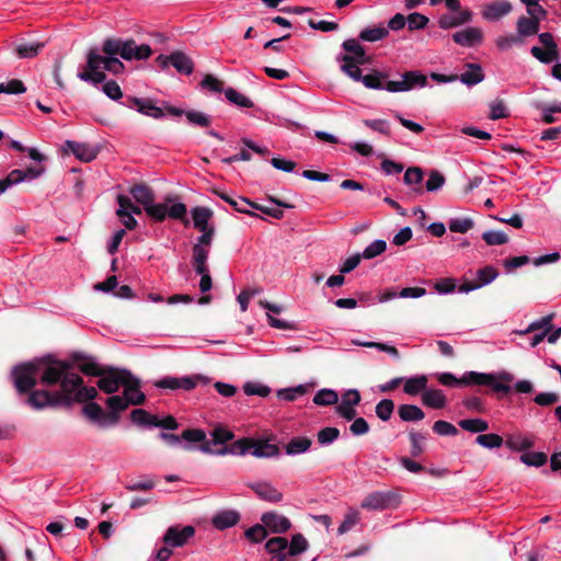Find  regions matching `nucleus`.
<instances>
[{
    "label": "nucleus",
    "instance_id": "e2e57ef3",
    "mask_svg": "<svg viewBox=\"0 0 561 561\" xmlns=\"http://www.w3.org/2000/svg\"><path fill=\"white\" fill-rule=\"evenodd\" d=\"M409 437L412 446V456H417L426 450V434L411 432L409 434Z\"/></svg>",
    "mask_w": 561,
    "mask_h": 561
},
{
    "label": "nucleus",
    "instance_id": "49530a36",
    "mask_svg": "<svg viewBox=\"0 0 561 561\" xmlns=\"http://www.w3.org/2000/svg\"><path fill=\"white\" fill-rule=\"evenodd\" d=\"M387 77V73L374 70L371 73L365 76L362 75V79H359V82H363V84L368 89H381L382 81Z\"/></svg>",
    "mask_w": 561,
    "mask_h": 561
},
{
    "label": "nucleus",
    "instance_id": "c9c22d12",
    "mask_svg": "<svg viewBox=\"0 0 561 561\" xmlns=\"http://www.w3.org/2000/svg\"><path fill=\"white\" fill-rule=\"evenodd\" d=\"M192 264L196 273H204L207 267L208 249L199 245H193Z\"/></svg>",
    "mask_w": 561,
    "mask_h": 561
},
{
    "label": "nucleus",
    "instance_id": "603ef678",
    "mask_svg": "<svg viewBox=\"0 0 561 561\" xmlns=\"http://www.w3.org/2000/svg\"><path fill=\"white\" fill-rule=\"evenodd\" d=\"M131 421L140 426H152V423L157 421V416L150 414L146 410L135 409L130 413Z\"/></svg>",
    "mask_w": 561,
    "mask_h": 561
},
{
    "label": "nucleus",
    "instance_id": "f257e3e1",
    "mask_svg": "<svg viewBox=\"0 0 561 561\" xmlns=\"http://www.w3.org/2000/svg\"><path fill=\"white\" fill-rule=\"evenodd\" d=\"M39 383L45 387L59 385V389L48 388L32 391L25 403L33 410L70 409L75 403L94 400L99 392L88 387L80 375L73 371V364L60 360L53 355L35 358Z\"/></svg>",
    "mask_w": 561,
    "mask_h": 561
},
{
    "label": "nucleus",
    "instance_id": "cd10ccee",
    "mask_svg": "<svg viewBox=\"0 0 561 561\" xmlns=\"http://www.w3.org/2000/svg\"><path fill=\"white\" fill-rule=\"evenodd\" d=\"M540 28V22L537 21V18L531 19L526 15H522L517 19L516 30L518 36L524 39V37H529L538 34Z\"/></svg>",
    "mask_w": 561,
    "mask_h": 561
},
{
    "label": "nucleus",
    "instance_id": "09e8293b",
    "mask_svg": "<svg viewBox=\"0 0 561 561\" xmlns=\"http://www.w3.org/2000/svg\"><path fill=\"white\" fill-rule=\"evenodd\" d=\"M554 317H556V313L551 312V313L542 317L541 319L531 322L523 333L526 334V333L535 332L538 330H542V331L548 330V333H550L553 329V325L551 322L554 319Z\"/></svg>",
    "mask_w": 561,
    "mask_h": 561
},
{
    "label": "nucleus",
    "instance_id": "f8f14e48",
    "mask_svg": "<svg viewBox=\"0 0 561 561\" xmlns=\"http://www.w3.org/2000/svg\"><path fill=\"white\" fill-rule=\"evenodd\" d=\"M198 380L206 382L207 378H204L201 375L185 376V377H181V378L168 376V377H164V378L156 381L154 386L157 388H161V389H170V390L183 389V390L190 391L196 387Z\"/></svg>",
    "mask_w": 561,
    "mask_h": 561
},
{
    "label": "nucleus",
    "instance_id": "774afa93",
    "mask_svg": "<svg viewBox=\"0 0 561 561\" xmlns=\"http://www.w3.org/2000/svg\"><path fill=\"white\" fill-rule=\"evenodd\" d=\"M482 239L488 245H501L508 242V236L502 231H485Z\"/></svg>",
    "mask_w": 561,
    "mask_h": 561
},
{
    "label": "nucleus",
    "instance_id": "79ce46f5",
    "mask_svg": "<svg viewBox=\"0 0 561 561\" xmlns=\"http://www.w3.org/2000/svg\"><path fill=\"white\" fill-rule=\"evenodd\" d=\"M389 35V31L387 27L377 26V27H367L360 31L358 37L364 42H377L383 39Z\"/></svg>",
    "mask_w": 561,
    "mask_h": 561
},
{
    "label": "nucleus",
    "instance_id": "423d86ee",
    "mask_svg": "<svg viewBox=\"0 0 561 561\" xmlns=\"http://www.w3.org/2000/svg\"><path fill=\"white\" fill-rule=\"evenodd\" d=\"M11 380L20 396L26 394L27 398L35 391L36 385L39 383L35 359L14 366L11 370Z\"/></svg>",
    "mask_w": 561,
    "mask_h": 561
},
{
    "label": "nucleus",
    "instance_id": "473e14b6",
    "mask_svg": "<svg viewBox=\"0 0 561 561\" xmlns=\"http://www.w3.org/2000/svg\"><path fill=\"white\" fill-rule=\"evenodd\" d=\"M446 397L439 389H425L422 393V403L432 409H443L446 405Z\"/></svg>",
    "mask_w": 561,
    "mask_h": 561
},
{
    "label": "nucleus",
    "instance_id": "f704fd0d",
    "mask_svg": "<svg viewBox=\"0 0 561 561\" xmlns=\"http://www.w3.org/2000/svg\"><path fill=\"white\" fill-rule=\"evenodd\" d=\"M398 414L404 422L421 421L425 416L423 410L414 404H401Z\"/></svg>",
    "mask_w": 561,
    "mask_h": 561
},
{
    "label": "nucleus",
    "instance_id": "9d476101",
    "mask_svg": "<svg viewBox=\"0 0 561 561\" xmlns=\"http://www.w3.org/2000/svg\"><path fill=\"white\" fill-rule=\"evenodd\" d=\"M399 504L397 494L392 492L376 491L368 494L362 502L360 506L370 511H382L396 507Z\"/></svg>",
    "mask_w": 561,
    "mask_h": 561
},
{
    "label": "nucleus",
    "instance_id": "7c9ffc66",
    "mask_svg": "<svg viewBox=\"0 0 561 561\" xmlns=\"http://www.w3.org/2000/svg\"><path fill=\"white\" fill-rule=\"evenodd\" d=\"M171 65L182 75H191L194 70V61L192 58L180 50L171 54Z\"/></svg>",
    "mask_w": 561,
    "mask_h": 561
},
{
    "label": "nucleus",
    "instance_id": "f03ea898",
    "mask_svg": "<svg viewBox=\"0 0 561 561\" xmlns=\"http://www.w3.org/2000/svg\"><path fill=\"white\" fill-rule=\"evenodd\" d=\"M102 53L104 55L99 53V58L103 69L117 76L125 70V65L117 56L125 60H145L151 56L152 49L148 44L137 45L133 38L108 37L102 44Z\"/></svg>",
    "mask_w": 561,
    "mask_h": 561
},
{
    "label": "nucleus",
    "instance_id": "a878e982",
    "mask_svg": "<svg viewBox=\"0 0 561 561\" xmlns=\"http://www.w3.org/2000/svg\"><path fill=\"white\" fill-rule=\"evenodd\" d=\"M213 193L216 194L217 196H219L225 202H227L229 205H231L236 211L247 214V215H250L253 217H260L257 214L247 209V206L252 207V205H253V202L250 201L249 198L241 197V196H239L238 198H233V197L229 196L228 194L220 192L219 190H216V188L213 190Z\"/></svg>",
    "mask_w": 561,
    "mask_h": 561
},
{
    "label": "nucleus",
    "instance_id": "dca6fc26",
    "mask_svg": "<svg viewBox=\"0 0 561 561\" xmlns=\"http://www.w3.org/2000/svg\"><path fill=\"white\" fill-rule=\"evenodd\" d=\"M125 105L129 108H136L139 113L153 118H161L164 115L163 108L157 106L151 99L131 96L128 98Z\"/></svg>",
    "mask_w": 561,
    "mask_h": 561
},
{
    "label": "nucleus",
    "instance_id": "e433bc0d",
    "mask_svg": "<svg viewBox=\"0 0 561 561\" xmlns=\"http://www.w3.org/2000/svg\"><path fill=\"white\" fill-rule=\"evenodd\" d=\"M173 198L171 196H167L164 199V203L161 204H153L150 203L145 207L146 213L148 216L153 218L157 221H163L165 217L168 216V204L172 203Z\"/></svg>",
    "mask_w": 561,
    "mask_h": 561
},
{
    "label": "nucleus",
    "instance_id": "a18cd8bd",
    "mask_svg": "<svg viewBox=\"0 0 561 561\" xmlns=\"http://www.w3.org/2000/svg\"><path fill=\"white\" fill-rule=\"evenodd\" d=\"M339 396L332 389H321L313 397V403L317 405L328 407L337 403Z\"/></svg>",
    "mask_w": 561,
    "mask_h": 561
},
{
    "label": "nucleus",
    "instance_id": "7ed1b4c3",
    "mask_svg": "<svg viewBox=\"0 0 561 561\" xmlns=\"http://www.w3.org/2000/svg\"><path fill=\"white\" fill-rule=\"evenodd\" d=\"M84 403L85 404L82 408L83 414L91 422L103 428L115 426L119 422V413L128 408V402L126 401L125 396L108 397L105 401L110 409L108 412H105L103 408L99 403L93 402V400H89Z\"/></svg>",
    "mask_w": 561,
    "mask_h": 561
},
{
    "label": "nucleus",
    "instance_id": "6e6d98bb",
    "mask_svg": "<svg viewBox=\"0 0 561 561\" xmlns=\"http://www.w3.org/2000/svg\"><path fill=\"white\" fill-rule=\"evenodd\" d=\"M525 41L518 36V34H508L499 36L495 41V44L499 49L507 50L515 45H524Z\"/></svg>",
    "mask_w": 561,
    "mask_h": 561
},
{
    "label": "nucleus",
    "instance_id": "3c124183",
    "mask_svg": "<svg viewBox=\"0 0 561 561\" xmlns=\"http://www.w3.org/2000/svg\"><path fill=\"white\" fill-rule=\"evenodd\" d=\"M267 535L268 531L263 523L255 524L254 526L248 528L244 533L245 538L253 543H259L263 541L267 537Z\"/></svg>",
    "mask_w": 561,
    "mask_h": 561
},
{
    "label": "nucleus",
    "instance_id": "4c0bfd02",
    "mask_svg": "<svg viewBox=\"0 0 561 561\" xmlns=\"http://www.w3.org/2000/svg\"><path fill=\"white\" fill-rule=\"evenodd\" d=\"M344 55H351L352 59L367 61L365 48L355 39L350 38L342 43Z\"/></svg>",
    "mask_w": 561,
    "mask_h": 561
},
{
    "label": "nucleus",
    "instance_id": "c85d7f7f",
    "mask_svg": "<svg viewBox=\"0 0 561 561\" xmlns=\"http://www.w3.org/2000/svg\"><path fill=\"white\" fill-rule=\"evenodd\" d=\"M424 173L423 170L420 167H409L403 175V182L407 185H415L412 188V192L421 195L424 192L423 186L421 183L423 182Z\"/></svg>",
    "mask_w": 561,
    "mask_h": 561
},
{
    "label": "nucleus",
    "instance_id": "b1692460",
    "mask_svg": "<svg viewBox=\"0 0 561 561\" xmlns=\"http://www.w3.org/2000/svg\"><path fill=\"white\" fill-rule=\"evenodd\" d=\"M43 42H26L24 39L18 41L13 44L15 55L21 59L34 58L44 48Z\"/></svg>",
    "mask_w": 561,
    "mask_h": 561
},
{
    "label": "nucleus",
    "instance_id": "0e129e2a",
    "mask_svg": "<svg viewBox=\"0 0 561 561\" xmlns=\"http://www.w3.org/2000/svg\"><path fill=\"white\" fill-rule=\"evenodd\" d=\"M445 176L439 171L431 170L425 184V188L427 192H435L445 184Z\"/></svg>",
    "mask_w": 561,
    "mask_h": 561
},
{
    "label": "nucleus",
    "instance_id": "37998d69",
    "mask_svg": "<svg viewBox=\"0 0 561 561\" xmlns=\"http://www.w3.org/2000/svg\"><path fill=\"white\" fill-rule=\"evenodd\" d=\"M309 548L307 539L301 534H296L288 542V556L296 557L306 552Z\"/></svg>",
    "mask_w": 561,
    "mask_h": 561
},
{
    "label": "nucleus",
    "instance_id": "0eeeda50",
    "mask_svg": "<svg viewBox=\"0 0 561 561\" xmlns=\"http://www.w3.org/2000/svg\"><path fill=\"white\" fill-rule=\"evenodd\" d=\"M514 379L510 373H501L499 375L485 374L478 371H468L465 374L463 382H472L473 385L489 386L493 391L497 393L507 394L511 392V386L508 385Z\"/></svg>",
    "mask_w": 561,
    "mask_h": 561
},
{
    "label": "nucleus",
    "instance_id": "4be33fe9",
    "mask_svg": "<svg viewBox=\"0 0 561 561\" xmlns=\"http://www.w3.org/2000/svg\"><path fill=\"white\" fill-rule=\"evenodd\" d=\"M255 494L263 501L278 503L283 500V494L268 482H256L249 485Z\"/></svg>",
    "mask_w": 561,
    "mask_h": 561
},
{
    "label": "nucleus",
    "instance_id": "69168bd1",
    "mask_svg": "<svg viewBox=\"0 0 561 561\" xmlns=\"http://www.w3.org/2000/svg\"><path fill=\"white\" fill-rule=\"evenodd\" d=\"M499 276V272L495 267L486 265L477 272V282L481 284V287L490 284Z\"/></svg>",
    "mask_w": 561,
    "mask_h": 561
},
{
    "label": "nucleus",
    "instance_id": "39448f33",
    "mask_svg": "<svg viewBox=\"0 0 561 561\" xmlns=\"http://www.w3.org/2000/svg\"><path fill=\"white\" fill-rule=\"evenodd\" d=\"M272 439H262V438H252L244 437L236 440L230 446H224L219 448L216 453L219 455H225L227 453L232 455H244L248 451L252 450V456H278L279 447L277 444L271 443Z\"/></svg>",
    "mask_w": 561,
    "mask_h": 561
},
{
    "label": "nucleus",
    "instance_id": "de8ad7c7",
    "mask_svg": "<svg viewBox=\"0 0 561 561\" xmlns=\"http://www.w3.org/2000/svg\"><path fill=\"white\" fill-rule=\"evenodd\" d=\"M234 437V434L227 430L226 427L219 425L214 428L211 432V439H208V442L211 443V447L216 445H224L227 442L232 440Z\"/></svg>",
    "mask_w": 561,
    "mask_h": 561
},
{
    "label": "nucleus",
    "instance_id": "4d7b16f0",
    "mask_svg": "<svg viewBox=\"0 0 561 561\" xmlns=\"http://www.w3.org/2000/svg\"><path fill=\"white\" fill-rule=\"evenodd\" d=\"M476 443L486 448H494L502 446L504 439L502 436L494 433L480 434L476 437Z\"/></svg>",
    "mask_w": 561,
    "mask_h": 561
},
{
    "label": "nucleus",
    "instance_id": "20e7f679",
    "mask_svg": "<svg viewBox=\"0 0 561 561\" xmlns=\"http://www.w3.org/2000/svg\"><path fill=\"white\" fill-rule=\"evenodd\" d=\"M98 388L106 394H114L121 387L124 390L135 389L141 386L140 379L135 377L130 370L114 366H105L104 374L96 382Z\"/></svg>",
    "mask_w": 561,
    "mask_h": 561
},
{
    "label": "nucleus",
    "instance_id": "5fc2aeb1",
    "mask_svg": "<svg viewBox=\"0 0 561 561\" xmlns=\"http://www.w3.org/2000/svg\"><path fill=\"white\" fill-rule=\"evenodd\" d=\"M308 392V386L299 385L294 388L280 389L277 391V397L286 401H295L298 397H301Z\"/></svg>",
    "mask_w": 561,
    "mask_h": 561
},
{
    "label": "nucleus",
    "instance_id": "a211bd4d",
    "mask_svg": "<svg viewBox=\"0 0 561 561\" xmlns=\"http://www.w3.org/2000/svg\"><path fill=\"white\" fill-rule=\"evenodd\" d=\"M71 358L73 362L79 363L78 368L85 376H94L99 377L100 379L101 376L104 374L105 366L99 365L93 360L92 357H89L82 353L77 352L71 355Z\"/></svg>",
    "mask_w": 561,
    "mask_h": 561
},
{
    "label": "nucleus",
    "instance_id": "f3484780",
    "mask_svg": "<svg viewBox=\"0 0 561 561\" xmlns=\"http://www.w3.org/2000/svg\"><path fill=\"white\" fill-rule=\"evenodd\" d=\"M261 522L265 525L267 531L273 534H284L291 527V523L286 516L275 512L264 513Z\"/></svg>",
    "mask_w": 561,
    "mask_h": 561
},
{
    "label": "nucleus",
    "instance_id": "9b49d317",
    "mask_svg": "<svg viewBox=\"0 0 561 561\" xmlns=\"http://www.w3.org/2000/svg\"><path fill=\"white\" fill-rule=\"evenodd\" d=\"M195 535V528L191 525L180 527L170 526L162 537L165 546L171 548H181L185 546Z\"/></svg>",
    "mask_w": 561,
    "mask_h": 561
},
{
    "label": "nucleus",
    "instance_id": "ddd939ff",
    "mask_svg": "<svg viewBox=\"0 0 561 561\" xmlns=\"http://www.w3.org/2000/svg\"><path fill=\"white\" fill-rule=\"evenodd\" d=\"M511 453H524L522 456H547L543 451L526 453L534 447L535 443L530 437L522 434H511L504 440Z\"/></svg>",
    "mask_w": 561,
    "mask_h": 561
},
{
    "label": "nucleus",
    "instance_id": "052dcab7",
    "mask_svg": "<svg viewBox=\"0 0 561 561\" xmlns=\"http://www.w3.org/2000/svg\"><path fill=\"white\" fill-rule=\"evenodd\" d=\"M393 410L394 403L390 399H382L376 405V414L383 422L388 421L391 417Z\"/></svg>",
    "mask_w": 561,
    "mask_h": 561
},
{
    "label": "nucleus",
    "instance_id": "412c9836",
    "mask_svg": "<svg viewBox=\"0 0 561 561\" xmlns=\"http://www.w3.org/2000/svg\"><path fill=\"white\" fill-rule=\"evenodd\" d=\"M336 61L341 62L340 69L343 73L352 80L359 82V79H362L359 66L366 64V61L352 59L351 55H339Z\"/></svg>",
    "mask_w": 561,
    "mask_h": 561
},
{
    "label": "nucleus",
    "instance_id": "bb28decb",
    "mask_svg": "<svg viewBox=\"0 0 561 561\" xmlns=\"http://www.w3.org/2000/svg\"><path fill=\"white\" fill-rule=\"evenodd\" d=\"M466 67L468 70L458 76V80H460L463 84L472 87L484 80V73L481 65L469 62L466 64Z\"/></svg>",
    "mask_w": 561,
    "mask_h": 561
},
{
    "label": "nucleus",
    "instance_id": "5701e85b",
    "mask_svg": "<svg viewBox=\"0 0 561 561\" xmlns=\"http://www.w3.org/2000/svg\"><path fill=\"white\" fill-rule=\"evenodd\" d=\"M457 12V15H440L438 19L439 27L443 30H449L471 22L473 14L470 10L466 9Z\"/></svg>",
    "mask_w": 561,
    "mask_h": 561
},
{
    "label": "nucleus",
    "instance_id": "8fccbe9b",
    "mask_svg": "<svg viewBox=\"0 0 561 561\" xmlns=\"http://www.w3.org/2000/svg\"><path fill=\"white\" fill-rule=\"evenodd\" d=\"M225 95L227 100L240 107H247L250 108L253 106V102L247 98L245 95L241 94L233 88H227L225 89Z\"/></svg>",
    "mask_w": 561,
    "mask_h": 561
},
{
    "label": "nucleus",
    "instance_id": "13d9d810",
    "mask_svg": "<svg viewBox=\"0 0 561 561\" xmlns=\"http://www.w3.org/2000/svg\"><path fill=\"white\" fill-rule=\"evenodd\" d=\"M387 249V243L383 240H376L369 245H367L363 253L360 254L365 260H371L381 253H383Z\"/></svg>",
    "mask_w": 561,
    "mask_h": 561
},
{
    "label": "nucleus",
    "instance_id": "ea45409f",
    "mask_svg": "<svg viewBox=\"0 0 561 561\" xmlns=\"http://www.w3.org/2000/svg\"><path fill=\"white\" fill-rule=\"evenodd\" d=\"M427 377L425 375L412 377L405 380L403 391L410 396L424 392L427 387Z\"/></svg>",
    "mask_w": 561,
    "mask_h": 561
},
{
    "label": "nucleus",
    "instance_id": "c03bdc74",
    "mask_svg": "<svg viewBox=\"0 0 561 561\" xmlns=\"http://www.w3.org/2000/svg\"><path fill=\"white\" fill-rule=\"evenodd\" d=\"M185 117L191 125L197 126L201 128H207L211 124V117L208 114L199 112V111H194V110L186 111Z\"/></svg>",
    "mask_w": 561,
    "mask_h": 561
},
{
    "label": "nucleus",
    "instance_id": "1a4fd4ad",
    "mask_svg": "<svg viewBox=\"0 0 561 561\" xmlns=\"http://www.w3.org/2000/svg\"><path fill=\"white\" fill-rule=\"evenodd\" d=\"M538 39L545 49L533 46L530 49L531 55L542 64H550L558 60L560 57L558 45L553 35L549 32L538 34Z\"/></svg>",
    "mask_w": 561,
    "mask_h": 561
},
{
    "label": "nucleus",
    "instance_id": "2f4dec72",
    "mask_svg": "<svg viewBox=\"0 0 561 561\" xmlns=\"http://www.w3.org/2000/svg\"><path fill=\"white\" fill-rule=\"evenodd\" d=\"M129 193L135 201L144 206V208L153 203L154 193L150 186L145 183L135 184L129 188Z\"/></svg>",
    "mask_w": 561,
    "mask_h": 561
},
{
    "label": "nucleus",
    "instance_id": "680f3d73",
    "mask_svg": "<svg viewBox=\"0 0 561 561\" xmlns=\"http://www.w3.org/2000/svg\"><path fill=\"white\" fill-rule=\"evenodd\" d=\"M359 522V513L355 510H351L344 516L343 522L337 528L339 535H344L350 531Z\"/></svg>",
    "mask_w": 561,
    "mask_h": 561
},
{
    "label": "nucleus",
    "instance_id": "393cba45",
    "mask_svg": "<svg viewBox=\"0 0 561 561\" xmlns=\"http://www.w3.org/2000/svg\"><path fill=\"white\" fill-rule=\"evenodd\" d=\"M240 520V514L234 510H224L215 514L211 524L216 529L225 530L233 527Z\"/></svg>",
    "mask_w": 561,
    "mask_h": 561
},
{
    "label": "nucleus",
    "instance_id": "a19ab883",
    "mask_svg": "<svg viewBox=\"0 0 561 561\" xmlns=\"http://www.w3.org/2000/svg\"><path fill=\"white\" fill-rule=\"evenodd\" d=\"M405 91L415 87H425L427 84V77L419 71H405L402 75Z\"/></svg>",
    "mask_w": 561,
    "mask_h": 561
},
{
    "label": "nucleus",
    "instance_id": "6ab92c4d",
    "mask_svg": "<svg viewBox=\"0 0 561 561\" xmlns=\"http://www.w3.org/2000/svg\"><path fill=\"white\" fill-rule=\"evenodd\" d=\"M65 145L76 156V158L82 162H91L99 154V149L87 142L67 140Z\"/></svg>",
    "mask_w": 561,
    "mask_h": 561
},
{
    "label": "nucleus",
    "instance_id": "6e6552de",
    "mask_svg": "<svg viewBox=\"0 0 561 561\" xmlns=\"http://www.w3.org/2000/svg\"><path fill=\"white\" fill-rule=\"evenodd\" d=\"M99 50L96 48H90L87 53V64L83 70L79 71L77 77L84 81L98 85L102 82H106V73L103 69V65L100 62Z\"/></svg>",
    "mask_w": 561,
    "mask_h": 561
},
{
    "label": "nucleus",
    "instance_id": "72a5a7b5",
    "mask_svg": "<svg viewBox=\"0 0 561 561\" xmlns=\"http://www.w3.org/2000/svg\"><path fill=\"white\" fill-rule=\"evenodd\" d=\"M214 213L211 209L207 207L197 206L192 209V219L194 222V227L198 231H204L209 229L211 226L208 225L209 219L213 217Z\"/></svg>",
    "mask_w": 561,
    "mask_h": 561
},
{
    "label": "nucleus",
    "instance_id": "4468645a",
    "mask_svg": "<svg viewBox=\"0 0 561 561\" xmlns=\"http://www.w3.org/2000/svg\"><path fill=\"white\" fill-rule=\"evenodd\" d=\"M513 10V5L507 0H495L483 5L481 15L484 20L490 22H496L502 18L510 14Z\"/></svg>",
    "mask_w": 561,
    "mask_h": 561
},
{
    "label": "nucleus",
    "instance_id": "864d4df0",
    "mask_svg": "<svg viewBox=\"0 0 561 561\" xmlns=\"http://www.w3.org/2000/svg\"><path fill=\"white\" fill-rule=\"evenodd\" d=\"M459 426L471 433H482L489 428L488 422L481 419L461 420Z\"/></svg>",
    "mask_w": 561,
    "mask_h": 561
},
{
    "label": "nucleus",
    "instance_id": "58836bf2",
    "mask_svg": "<svg viewBox=\"0 0 561 561\" xmlns=\"http://www.w3.org/2000/svg\"><path fill=\"white\" fill-rule=\"evenodd\" d=\"M312 444V440L308 437L296 436L293 437L285 446V450L288 455H296L306 453Z\"/></svg>",
    "mask_w": 561,
    "mask_h": 561
},
{
    "label": "nucleus",
    "instance_id": "aec40b11",
    "mask_svg": "<svg viewBox=\"0 0 561 561\" xmlns=\"http://www.w3.org/2000/svg\"><path fill=\"white\" fill-rule=\"evenodd\" d=\"M182 443H197L198 449L202 453L210 454L214 453L211 449V443L206 438V434L201 428H188L181 434Z\"/></svg>",
    "mask_w": 561,
    "mask_h": 561
},
{
    "label": "nucleus",
    "instance_id": "bf43d9fd",
    "mask_svg": "<svg viewBox=\"0 0 561 561\" xmlns=\"http://www.w3.org/2000/svg\"><path fill=\"white\" fill-rule=\"evenodd\" d=\"M430 20L424 14H421L419 12H413L408 15V30L410 32H414L417 30H423L427 26Z\"/></svg>",
    "mask_w": 561,
    "mask_h": 561
},
{
    "label": "nucleus",
    "instance_id": "2eb2a0df",
    "mask_svg": "<svg viewBox=\"0 0 561 561\" xmlns=\"http://www.w3.org/2000/svg\"><path fill=\"white\" fill-rule=\"evenodd\" d=\"M451 37L453 41L460 46L474 47L482 44L484 34L480 27L469 26L455 32Z\"/></svg>",
    "mask_w": 561,
    "mask_h": 561
},
{
    "label": "nucleus",
    "instance_id": "c756f323",
    "mask_svg": "<svg viewBox=\"0 0 561 561\" xmlns=\"http://www.w3.org/2000/svg\"><path fill=\"white\" fill-rule=\"evenodd\" d=\"M268 199L272 203H274L277 207L262 206V205L253 202L252 208L257 209L272 218L282 219L284 217V211L280 209V207H284V208H293L294 207V205L283 202L273 196H270Z\"/></svg>",
    "mask_w": 561,
    "mask_h": 561
},
{
    "label": "nucleus",
    "instance_id": "338daca9",
    "mask_svg": "<svg viewBox=\"0 0 561 561\" xmlns=\"http://www.w3.org/2000/svg\"><path fill=\"white\" fill-rule=\"evenodd\" d=\"M474 222L470 218H454L449 221L448 227L451 232L466 233L472 229Z\"/></svg>",
    "mask_w": 561,
    "mask_h": 561
}]
</instances>
